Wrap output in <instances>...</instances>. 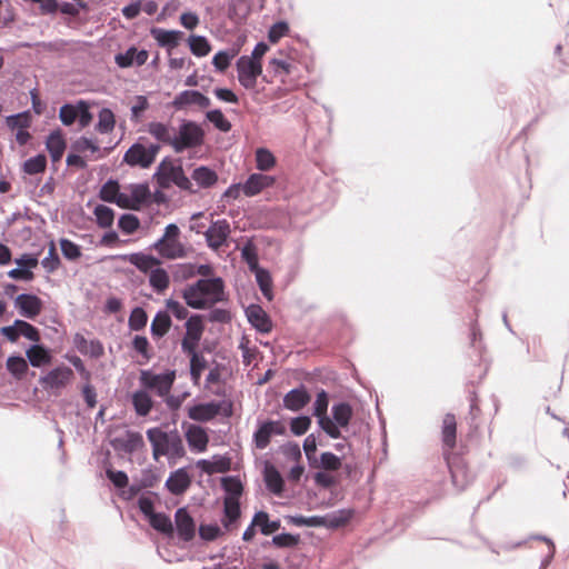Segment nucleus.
Masks as SVG:
<instances>
[{
	"label": "nucleus",
	"mask_w": 569,
	"mask_h": 569,
	"mask_svg": "<svg viewBox=\"0 0 569 569\" xmlns=\"http://www.w3.org/2000/svg\"><path fill=\"white\" fill-rule=\"evenodd\" d=\"M181 296L186 305L196 310H203L227 300L221 277L200 278L188 284L181 291Z\"/></svg>",
	"instance_id": "f257e3e1"
},
{
	"label": "nucleus",
	"mask_w": 569,
	"mask_h": 569,
	"mask_svg": "<svg viewBox=\"0 0 569 569\" xmlns=\"http://www.w3.org/2000/svg\"><path fill=\"white\" fill-rule=\"evenodd\" d=\"M146 433L151 443L154 460H159L161 456H167L171 462V460L184 457L186 449L177 429L167 432L159 427H153L149 428Z\"/></svg>",
	"instance_id": "f03ea898"
},
{
	"label": "nucleus",
	"mask_w": 569,
	"mask_h": 569,
	"mask_svg": "<svg viewBox=\"0 0 569 569\" xmlns=\"http://www.w3.org/2000/svg\"><path fill=\"white\" fill-rule=\"evenodd\" d=\"M204 136V130L198 122L183 119L179 124L178 134L173 136L172 148L177 153L198 148L203 143Z\"/></svg>",
	"instance_id": "7ed1b4c3"
},
{
	"label": "nucleus",
	"mask_w": 569,
	"mask_h": 569,
	"mask_svg": "<svg viewBox=\"0 0 569 569\" xmlns=\"http://www.w3.org/2000/svg\"><path fill=\"white\" fill-rule=\"evenodd\" d=\"M218 415L223 417H231L232 402L227 400L200 402L188 409V417L198 422H208L214 419Z\"/></svg>",
	"instance_id": "20e7f679"
},
{
	"label": "nucleus",
	"mask_w": 569,
	"mask_h": 569,
	"mask_svg": "<svg viewBox=\"0 0 569 569\" xmlns=\"http://www.w3.org/2000/svg\"><path fill=\"white\" fill-rule=\"evenodd\" d=\"M177 377L176 370H166L161 373H153L151 370H142L140 385L147 390H153L159 397H166L170 392Z\"/></svg>",
	"instance_id": "39448f33"
},
{
	"label": "nucleus",
	"mask_w": 569,
	"mask_h": 569,
	"mask_svg": "<svg viewBox=\"0 0 569 569\" xmlns=\"http://www.w3.org/2000/svg\"><path fill=\"white\" fill-rule=\"evenodd\" d=\"M443 458L451 475L453 486L459 490H465L473 481L475 475L468 469L463 457L445 451Z\"/></svg>",
	"instance_id": "423d86ee"
},
{
	"label": "nucleus",
	"mask_w": 569,
	"mask_h": 569,
	"mask_svg": "<svg viewBox=\"0 0 569 569\" xmlns=\"http://www.w3.org/2000/svg\"><path fill=\"white\" fill-rule=\"evenodd\" d=\"M203 315L192 313L184 322L186 333L181 340V351L187 352L199 349L206 326Z\"/></svg>",
	"instance_id": "0eeeda50"
},
{
	"label": "nucleus",
	"mask_w": 569,
	"mask_h": 569,
	"mask_svg": "<svg viewBox=\"0 0 569 569\" xmlns=\"http://www.w3.org/2000/svg\"><path fill=\"white\" fill-rule=\"evenodd\" d=\"M287 435L286 426L279 420H258L257 429L252 435V441L257 449H266L271 440L272 436H284Z\"/></svg>",
	"instance_id": "6e6552de"
},
{
	"label": "nucleus",
	"mask_w": 569,
	"mask_h": 569,
	"mask_svg": "<svg viewBox=\"0 0 569 569\" xmlns=\"http://www.w3.org/2000/svg\"><path fill=\"white\" fill-rule=\"evenodd\" d=\"M0 335L10 342H17L20 337L33 342H39L41 339L39 329L22 319H16L12 325L1 327Z\"/></svg>",
	"instance_id": "1a4fd4ad"
},
{
	"label": "nucleus",
	"mask_w": 569,
	"mask_h": 569,
	"mask_svg": "<svg viewBox=\"0 0 569 569\" xmlns=\"http://www.w3.org/2000/svg\"><path fill=\"white\" fill-rule=\"evenodd\" d=\"M237 72L239 83L250 90L254 89L258 77L262 73V64L260 61H253L248 56H241L237 62Z\"/></svg>",
	"instance_id": "9d476101"
},
{
	"label": "nucleus",
	"mask_w": 569,
	"mask_h": 569,
	"mask_svg": "<svg viewBox=\"0 0 569 569\" xmlns=\"http://www.w3.org/2000/svg\"><path fill=\"white\" fill-rule=\"evenodd\" d=\"M173 527L178 539L183 542H190L196 537V521L187 507H180L176 510Z\"/></svg>",
	"instance_id": "9b49d317"
},
{
	"label": "nucleus",
	"mask_w": 569,
	"mask_h": 569,
	"mask_svg": "<svg viewBox=\"0 0 569 569\" xmlns=\"http://www.w3.org/2000/svg\"><path fill=\"white\" fill-rule=\"evenodd\" d=\"M14 308L19 315L26 319H36L42 308V300L34 293H20L14 298Z\"/></svg>",
	"instance_id": "f8f14e48"
},
{
	"label": "nucleus",
	"mask_w": 569,
	"mask_h": 569,
	"mask_svg": "<svg viewBox=\"0 0 569 569\" xmlns=\"http://www.w3.org/2000/svg\"><path fill=\"white\" fill-rule=\"evenodd\" d=\"M230 234V224L226 219L213 221L204 232L207 246L213 250L223 246Z\"/></svg>",
	"instance_id": "ddd939ff"
},
{
	"label": "nucleus",
	"mask_w": 569,
	"mask_h": 569,
	"mask_svg": "<svg viewBox=\"0 0 569 569\" xmlns=\"http://www.w3.org/2000/svg\"><path fill=\"white\" fill-rule=\"evenodd\" d=\"M248 322L260 333L272 330V320L260 305L251 303L244 309Z\"/></svg>",
	"instance_id": "4468645a"
},
{
	"label": "nucleus",
	"mask_w": 569,
	"mask_h": 569,
	"mask_svg": "<svg viewBox=\"0 0 569 569\" xmlns=\"http://www.w3.org/2000/svg\"><path fill=\"white\" fill-rule=\"evenodd\" d=\"M73 371L67 366H58L47 375L41 376L39 382L44 389H59L64 387L72 378Z\"/></svg>",
	"instance_id": "2eb2a0df"
},
{
	"label": "nucleus",
	"mask_w": 569,
	"mask_h": 569,
	"mask_svg": "<svg viewBox=\"0 0 569 569\" xmlns=\"http://www.w3.org/2000/svg\"><path fill=\"white\" fill-rule=\"evenodd\" d=\"M210 99L198 90L188 89L179 92L171 104L176 110H182L188 106L196 104L201 109L210 106Z\"/></svg>",
	"instance_id": "dca6fc26"
},
{
	"label": "nucleus",
	"mask_w": 569,
	"mask_h": 569,
	"mask_svg": "<svg viewBox=\"0 0 569 569\" xmlns=\"http://www.w3.org/2000/svg\"><path fill=\"white\" fill-rule=\"evenodd\" d=\"M142 139L143 138L140 137L139 140L132 143L123 154L122 161L131 168L139 167L147 169L151 166L147 154V147L140 142Z\"/></svg>",
	"instance_id": "f3484780"
},
{
	"label": "nucleus",
	"mask_w": 569,
	"mask_h": 569,
	"mask_svg": "<svg viewBox=\"0 0 569 569\" xmlns=\"http://www.w3.org/2000/svg\"><path fill=\"white\" fill-rule=\"evenodd\" d=\"M183 168L181 166H174L166 158L159 163L156 172L153 173V179L160 188L167 189L174 180H177Z\"/></svg>",
	"instance_id": "a211bd4d"
},
{
	"label": "nucleus",
	"mask_w": 569,
	"mask_h": 569,
	"mask_svg": "<svg viewBox=\"0 0 569 569\" xmlns=\"http://www.w3.org/2000/svg\"><path fill=\"white\" fill-rule=\"evenodd\" d=\"M149 249L156 250L161 258L169 260L184 258L187 256V249L180 240H164L160 246L157 240Z\"/></svg>",
	"instance_id": "6ab92c4d"
},
{
	"label": "nucleus",
	"mask_w": 569,
	"mask_h": 569,
	"mask_svg": "<svg viewBox=\"0 0 569 569\" xmlns=\"http://www.w3.org/2000/svg\"><path fill=\"white\" fill-rule=\"evenodd\" d=\"M191 485V478L187 467L179 468L170 473L166 481V488L172 495L179 496L184 493Z\"/></svg>",
	"instance_id": "aec40b11"
},
{
	"label": "nucleus",
	"mask_w": 569,
	"mask_h": 569,
	"mask_svg": "<svg viewBox=\"0 0 569 569\" xmlns=\"http://www.w3.org/2000/svg\"><path fill=\"white\" fill-rule=\"evenodd\" d=\"M263 481L266 488L273 495L281 497L284 491V480L277 467L266 461L263 466Z\"/></svg>",
	"instance_id": "412c9836"
},
{
	"label": "nucleus",
	"mask_w": 569,
	"mask_h": 569,
	"mask_svg": "<svg viewBox=\"0 0 569 569\" xmlns=\"http://www.w3.org/2000/svg\"><path fill=\"white\" fill-rule=\"evenodd\" d=\"M310 399L311 397L306 387L300 385L284 395L282 403L290 411H299L309 403Z\"/></svg>",
	"instance_id": "4be33fe9"
},
{
	"label": "nucleus",
	"mask_w": 569,
	"mask_h": 569,
	"mask_svg": "<svg viewBox=\"0 0 569 569\" xmlns=\"http://www.w3.org/2000/svg\"><path fill=\"white\" fill-rule=\"evenodd\" d=\"M150 34L157 41L159 47L166 48L168 50L169 54H171V50L179 44L183 37L182 31L164 30L157 27L151 28Z\"/></svg>",
	"instance_id": "5701e85b"
},
{
	"label": "nucleus",
	"mask_w": 569,
	"mask_h": 569,
	"mask_svg": "<svg viewBox=\"0 0 569 569\" xmlns=\"http://www.w3.org/2000/svg\"><path fill=\"white\" fill-rule=\"evenodd\" d=\"M197 466L202 472L207 475L224 473L231 468V458L227 455H214L211 460L200 459L197 461Z\"/></svg>",
	"instance_id": "b1692460"
},
{
	"label": "nucleus",
	"mask_w": 569,
	"mask_h": 569,
	"mask_svg": "<svg viewBox=\"0 0 569 569\" xmlns=\"http://www.w3.org/2000/svg\"><path fill=\"white\" fill-rule=\"evenodd\" d=\"M274 178L263 173H251L242 183V192L247 197H253L260 193L264 188L271 187Z\"/></svg>",
	"instance_id": "393cba45"
},
{
	"label": "nucleus",
	"mask_w": 569,
	"mask_h": 569,
	"mask_svg": "<svg viewBox=\"0 0 569 569\" xmlns=\"http://www.w3.org/2000/svg\"><path fill=\"white\" fill-rule=\"evenodd\" d=\"M186 439L190 449L197 452H203L209 442L206 429L194 423L188 426L186 430Z\"/></svg>",
	"instance_id": "a878e982"
},
{
	"label": "nucleus",
	"mask_w": 569,
	"mask_h": 569,
	"mask_svg": "<svg viewBox=\"0 0 569 569\" xmlns=\"http://www.w3.org/2000/svg\"><path fill=\"white\" fill-rule=\"evenodd\" d=\"M26 356L28 358L29 363L34 368H40L42 366L49 365L52 360L51 350L44 345L39 342H34L26 350Z\"/></svg>",
	"instance_id": "bb28decb"
},
{
	"label": "nucleus",
	"mask_w": 569,
	"mask_h": 569,
	"mask_svg": "<svg viewBox=\"0 0 569 569\" xmlns=\"http://www.w3.org/2000/svg\"><path fill=\"white\" fill-rule=\"evenodd\" d=\"M148 57L149 53L147 50H138L137 48L131 47L124 53H118L116 56V62L120 68H129L133 64L140 67L147 62Z\"/></svg>",
	"instance_id": "cd10ccee"
},
{
	"label": "nucleus",
	"mask_w": 569,
	"mask_h": 569,
	"mask_svg": "<svg viewBox=\"0 0 569 569\" xmlns=\"http://www.w3.org/2000/svg\"><path fill=\"white\" fill-rule=\"evenodd\" d=\"M123 258L143 273H150V270L161 264L158 257L143 252H133Z\"/></svg>",
	"instance_id": "c85d7f7f"
},
{
	"label": "nucleus",
	"mask_w": 569,
	"mask_h": 569,
	"mask_svg": "<svg viewBox=\"0 0 569 569\" xmlns=\"http://www.w3.org/2000/svg\"><path fill=\"white\" fill-rule=\"evenodd\" d=\"M46 148L51 157L52 162L59 161L67 148V142L60 129L53 130L46 141Z\"/></svg>",
	"instance_id": "c756f323"
},
{
	"label": "nucleus",
	"mask_w": 569,
	"mask_h": 569,
	"mask_svg": "<svg viewBox=\"0 0 569 569\" xmlns=\"http://www.w3.org/2000/svg\"><path fill=\"white\" fill-rule=\"evenodd\" d=\"M131 403L136 415L139 417L148 416L153 407V400L144 388L132 393Z\"/></svg>",
	"instance_id": "7c9ffc66"
},
{
	"label": "nucleus",
	"mask_w": 569,
	"mask_h": 569,
	"mask_svg": "<svg viewBox=\"0 0 569 569\" xmlns=\"http://www.w3.org/2000/svg\"><path fill=\"white\" fill-rule=\"evenodd\" d=\"M191 179L196 182L198 188L208 189L217 183L218 174L208 166H200L193 169Z\"/></svg>",
	"instance_id": "2f4dec72"
},
{
	"label": "nucleus",
	"mask_w": 569,
	"mask_h": 569,
	"mask_svg": "<svg viewBox=\"0 0 569 569\" xmlns=\"http://www.w3.org/2000/svg\"><path fill=\"white\" fill-rule=\"evenodd\" d=\"M171 325L172 320L168 310H159L151 322L150 333L154 339H160L167 335Z\"/></svg>",
	"instance_id": "473e14b6"
},
{
	"label": "nucleus",
	"mask_w": 569,
	"mask_h": 569,
	"mask_svg": "<svg viewBox=\"0 0 569 569\" xmlns=\"http://www.w3.org/2000/svg\"><path fill=\"white\" fill-rule=\"evenodd\" d=\"M221 488L224 491L223 499H231L232 501H240L243 493V485L239 476H224L221 478Z\"/></svg>",
	"instance_id": "72a5a7b5"
},
{
	"label": "nucleus",
	"mask_w": 569,
	"mask_h": 569,
	"mask_svg": "<svg viewBox=\"0 0 569 569\" xmlns=\"http://www.w3.org/2000/svg\"><path fill=\"white\" fill-rule=\"evenodd\" d=\"M353 516V511L351 509H339L332 512H329L322 517L323 525L322 527L329 529H337L345 526L347 522L351 520Z\"/></svg>",
	"instance_id": "f704fd0d"
},
{
	"label": "nucleus",
	"mask_w": 569,
	"mask_h": 569,
	"mask_svg": "<svg viewBox=\"0 0 569 569\" xmlns=\"http://www.w3.org/2000/svg\"><path fill=\"white\" fill-rule=\"evenodd\" d=\"M150 526L158 532L171 538L174 535V527L170 517L164 512H156L148 519Z\"/></svg>",
	"instance_id": "c9c22d12"
},
{
	"label": "nucleus",
	"mask_w": 569,
	"mask_h": 569,
	"mask_svg": "<svg viewBox=\"0 0 569 569\" xmlns=\"http://www.w3.org/2000/svg\"><path fill=\"white\" fill-rule=\"evenodd\" d=\"M457 422L452 413H447L442 421V442L449 450L456 446Z\"/></svg>",
	"instance_id": "e433bc0d"
},
{
	"label": "nucleus",
	"mask_w": 569,
	"mask_h": 569,
	"mask_svg": "<svg viewBox=\"0 0 569 569\" xmlns=\"http://www.w3.org/2000/svg\"><path fill=\"white\" fill-rule=\"evenodd\" d=\"M241 516L240 501H232L231 499H223V518L221 520L223 527L229 529L230 526L236 523Z\"/></svg>",
	"instance_id": "4c0bfd02"
},
{
	"label": "nucleus",
	"mask_w": 569,
	"mask_h": 569,
	"mask_svg": "<svg viewBox=\"0 0 569 569\" xmlns=\"http://www.w3.org/2000/svg\"><path fill=\"white\" fill-rule=\"evenodd\" d=\"M149 284L156 292H163L170 284V277L167 270L159 266L150 270Z\"/></svg>",
	"instance_id": "58836bf2"
},
{
	"label": "nucleus",
	"mask_w": 569,
	"mask_h": 569,
	"mask_svg": "<svg viewBox=\"0 0 569 569\" xmlns=\"http://www.w3.org/2000/svg\"><path fill=\"white\" fill-rule=\"evenodd\" d=\"M332 421L341 427H347L352 418L353 410L349 402H338L331 408Z\"/></svg>",
	"instance_id": "ea45409f"
},
{
	"label": "nucleus",
	"mask_w": 569,
	"mask_h": 569,
	"mask_svg": "<svg viewBox=\"0 0 569 569\" xmlns=\"http://www.w3.org/2000/svg\"><path fill=\"white\" fill-rule=\"evenodd\" d=\"M130 196L133 204L139 210L142 206L151 202V191L148 183H134L130 184Z\"/></svg>",
	"instance_id": "a19ab883"
},
{
	"label": "nucleus",
	"mask_w": 569,
	"mask_h": 569,
	"mask_svg": "<svg viewBox=\"0 0 569 569\" xmlns=\"http://www.w3.org/2000/svg\"><path fill=\"white\" fill-rule=\"evenodd\" d=\"M252 272L256 276V281H257L259 289L261 290L263 297L268 301H271L273 299V291H272V278H271L270 272L262 267L256 269Z\"/></svg>",
	"instance_id": "79ce46f5"
},
{
	"label": "nucleus",
	"mask_w": 569,
	"mask_h": 569,
	"mask_svg": "<svg viewBox=\"0 0 569 569\" xmlns=\"http://www.w3.org/2000/svg\"><path fill=\"white\" fill-rule=\"evenodd\" d=\"M253 525H257L261 535L269 536L280 528V520H269L268 512L259 510L253 516Z\"/></svg>",
	"instance_id": "37998d69"
},
{
	"label": "nucleus",
	"mask_w": 569,
	"mask_h": 569,
	"mask_svg": "<svg viewBox=\"0 0 569 569\" xmlns=\"http://www.w3.org/2000/svg\"><path fill=\"white\" fill-rule=\"evenodd\" d=\"M7 370L18 380L22 379L28 370V362L21 355H13L7 359Z\"/></svg>",
	"instance_id": "c03bdc74"
},
{
	"label": "nucleus",
	"mask_w": 569,
	"mask_h": 569,
	"mask_svg": "<svg viewBox=\"0 0 569 569\" xmlns=\"http://www.w3.org/2000/svg\"><path fill=\"white\" fill-rule=\"evenodd\" d=\"M116 118L114 113L109 108H102L98 113V122L96 130L101 134H107L114 129Z\"/></svg>",
	"instance_id": "a18cd8bd"
},
{
	"label": "nucleus",
	"mask_w": 569,
	"mask_h": 569,
	"mask_svg": "<svg viewBox=\"0 0 569 569\" xmlns=\"http://www.w3.org/2000/svg\"><path fill=\"white\" fill-rule=\"evenodd\" d=\"M148 132L158 141L172 147L173 136L168 124L153 121L148 124Z\"/></svg>",
	"instance_id": "49530a36"
},
{
	"label": "nucleus",
	"mask_w": 569,
	"mask_h": 569,
	"mask_svg": "<svg viewBox=\"0 0 569 569\" xmlns=\"http://www.w3.org/2000/svg\"><path fill=\"white\" fill-rule=\"evenodd\" d=\"M469 340L470 346L478 351L479 357H481L483 345H482V332L480 330L479 323H478V310H475V318L471 319L470 326H469Z\"/></svg>",
	"instance_id": "de8ad7c7"
},
{
	"label": "nucleus",
	"mask_w": 569,
	"mask_h": 569,
	"mask_svg": "<svg viewBox=\"0 0 569 569\" xmlns=\"http://www.w3.org/2000/svg\"><path fill=\"white\" fill-rule=\"evenodd\" d=\"M47 157L44 153H38L23 162L22 169L27 174H38L46 170Z\"/></svg>",
	"instance_id": "09e8293b"
},
{
	"label": "nucleus",
	"mask_w": 569,
	"mask_h": 569,
	"mask_svg": "<svg viewBox=\"0 0 569 569\" xmlns=\"http://www.w3.org/2000/svg\"><path fill=\"white\" fill-rule=\"evenodd\" d=\"M93 213L96 216L97 224L100 228H110L113 224L114 211L106 204H97Z\"/></svg>",
	"instance_id": "8fccbe9b"
},
{
	"label": "nucleus",
	"mask_w": 569,
	"mask_h": 569,
	"mask_svg": "<svg viewBox=\"0 0 569 569\" xmlns=\"http://www.w3.org/2000/svg\"><path fill=\"white\" fill-rule=\"evenodd\" d=\"M188 42H189L190 51L196 57H204L211 50V46H210L208 39L203 36L192 34L189 37Z\"/></svg>",
	"instance_id": "3c124183"
},
{
	"label": "nucleus",
	"mask_w": 569,
	"mask_h": 569,
	"mask_svg": "<svg viewBox=\"0 0 569 569\" xmlns=\"http://www.w3.org/2000/svg\"><path fill=\"white\" fill-rule=\"evenodd\" d=\"M148 322V315L142 307H134L129 316L128 326L133 331L142 330Z\"/></svg>",
	"instance_id": "603ef678"
},
{
	"label": "nucleus",
	"mask_w": 569,
	"mask_h": 569,
	"mask_svg": "<svg viewBox=\"0 0 569 569\" xmlns=\"http://www.w3.org/2000/svg\"><path fill=\"white\" fill-rule=\"evenodd\" d=\"M241 258L246 261L251 272L260 268L257 248L252 241L249 240L243 244Z\"/></svg>",
	"instance_id": "864d4df0"
},
{
	"label": "nucleus",
	"mask_w": 569,
	"mask_h": 569,
	"mask_svg": "<svg viewBox=\"0 0 569 569\" xmlns=\"http://www.w3.org/2000/svg\"><path fill=\"white\" fill-rule=\"evenodd\" d=\"M206 118L221 132H229L232 128L231 122L224 117L220 109L207 111Z\"/></svg>",
	"instance_id": "5fc2aeb1"
},
{
	"label": "nucleus",
	"mask_w": 569,
	"mask_h": 569,
	"mask_svg": "<svg viewBox=\"0 0 569 569\" xmlns=\"http://www.w3.org/2000/svg\"><path fill=\"white\" fill-rule=\"evenodd\" d=\"M203 352H210V349L207 346H202V349H196L191 351L183 352L189 358V368H193L197 370L203 371L208 362L203 356Z\"/></svg>",
	"instance_id": "6e6d98bb"
},
{
	"label": "nucleus",
	"mask_w": 569,
	"mask_h": 569,
	"mask_svg": "<svg viewBox=\"0 0 569 569\" xmlns=\"http://www.w3.org/2000/svg\"><path fill=\"white\" fill-rule=\"evenodd\" d=\"M140 227L139 218L133 213H122L118 219V228L124 234L134 233Z\"/></svg>",
	"instance_id": "4d7b16f0"
},
{
	"label": "nucleus",
	"mask_w": 569,
	"mask_h": 569,
	"mask_svg": "<svg viewBox=\"0 0 569 569\" xmlns=\"http://www.w3.org/2000/svg\"><path fill=\"white\" fill-rule=\"evenodd\" d=\"M276 164V158L272 152L266 148H259L256 151V167L260 171H268Z\"/></svg>",
	"instance_id": "13d9d810"
},
{
	"label": "nucleus",
	"mask_w": 569,
	"mask_h": 569,
	"mask_svg": "<svg viewBox=\"0 0 569 569\" xmlns=\"http://www.w3.org/2000/svg\"><path fill=\"white\" fill-rule=\"evenodd\" d=\"M78 117V101L73 104L63 103L59 109V119L63 126L69 127L74 123Z\"/></svg>",
	"instance_id": "bf43d9fd"
},
{
	"label": "nucleus",
	"mask_w": 569,
	"mask_h": 569,
	"mask_svg": "<svg viewBox=\"0 0 569 569\" xmlns=\"http://www.w3.org/2000/svg\"><path fill=\"white\" fill-rule=\"evenodd\" d=\"M60 249L62 256L70 261L78 260L82 254L81 247L67 238L60 239Z\"/></svg>",
	"instance_id": "052dcab7"
},
{
	"label": "nucleus",
	"mask_w": 569,
	"mask_h": 569,
	"mask_svg": "<svg viewBox=\"0 0 569 569\" xmlns=\"http://www.w3.org/2000/svg\"><path fill=\"white\" fill-rule=\"evenodd\" d=\"M60 263L61 261L57 252L56 244L53 241H51L48 249V254L41 260V264L48 273H51L59 268Z\"/></svg>",
	"instance_id": "680f3d73"
},
{
	"label": "nucleus",
	"mask_w": 569,
	"mask_h": 569,
	"mask_svg": "<svg viewBox=\"0 0 569 569\" xmlns=\"http://www.w3.org/2000/svg\"><path fill=\"white\" fill-rule=\"evenodd\" d=\"M319 428L330 438L340 439L342 438L341 426L332 421L330 417H320L318 420Z\"/></svg>",
	"instance_id": "e2e57ef3"
},
{
	"label": "nucleus",
	"mask_w": 569,
	"mask_h": 569,
	"mask_svg": "<svg viewBox=\"0 0 569 569\" xmlns=\"http://www.w3.org/2000/svg\"><path fill=\"white\" fill-rule=\"evenodd\" d=\"M328 406H329V395L326 390L322 389L317 393L316 400L313 402L312 415L318 420H320V417H329L327 415Z\"/></svg>",
	"instance_id": "0e129e2a"
},
{
	"label": "nucleus",
	"mask_w": 569,
	"mask_h": 569,
	"mask_svg": "<svg viewBox=\"0 0 569 569\" xmlns=\"http://www.w3.org/2000/svg\"><path fill=\"white\" fill-rule=\"evenodd\" d=\"M342 466V458L326 451L320 455V469L325 471H337Z\"/></svg>",
	"instance_id": "69168bd1"
},
{
	"label": "nucleus",
	"mask_w": 569,
	"mask_h": 569,
	"mask_svg": "<svg viewBox=\"0 0 569 569\" xmlns=\"http://www.w3.org/2000/svg\"><path fill=\"white\" fill-rule=\"evenodd\" d=\"M300 542L299 535H292L289 532H282L276 535L271 539V543L277 548H292Z\"/></svg>",
	"instance_id": "338daca9"
},
{
	"label": "nucleus",
	"mask_w": 569,
	"mask_h": 569,
	"mask_svg": "<svg viewBox=\"0 0 569 569\" xmlns=\"http://www.w3.org/2000/svg\"><path fill=\"white\" fill-rule=\"evenodd\" d=\"M234 57V52L232 50H220L212 58V64L219 72L226 71L232 58Z\"/></svg>",
	"instance_id": "774afa93"
}]
</instances>
